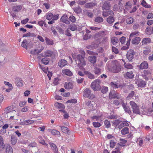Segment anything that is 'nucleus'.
<instances>
[{"mask_svg": "<svg viewBox=\"0 0 153 153\" xmlns=\"http://www.w3.org/2000/svg\"><path fill=\"white\" fill-rule=\"evenodd\" d=\"M95 4L92 3H88L86 4L85 5V8H90L95 6Z\"/></svg>", "mask_w": 153, "mask_h": 153, "instance_id": "3c124183", "label": "nucleus"}, {"mask_svg": "<svg viewBox=\"0 0 153 153\" xmlns=\"http://www.w3.org/2000/svg\"><path fill=\"white\" fill-rule=\"evenodd\" d=\"M102 117V115L101 114L98 116H95L91 117L92 120H96L97 121L100 118Z\"/></svg>", "mask_w": 153, "mask_h": 153, "instance_id": "864d4df0", "label": "nucleus"}, {"mask_svg": "<svg viewBox=\"0 0 153 153\" xmlns=\"http://www.w3.org/2000/svg\"><path fill=\"white\" fill-rule=\"evenodd\" d=\"M100 83V80L96 79L91 83V87L94 91L100 90L101 89Z\"/></svg>", "mask_w": 153, "mask_h": 153, "instance_id": "f03ea898", "label": "nucleus"}, {"mask_svg": "<svg viewBox=\"0 0 153 153\" xmlns=\"http://www.w3.org/2000/svg\"><path fill=\"white\" fill-rule=\"evenodd\" d=\"M77 26L74 24H73L71 26V27L70 28V30L72 31H74L77 30Z\"/></svg>", "mask_w": 153, "mask_h": 153, "instance_id": "13d9d810", "label": "nucleus"}, {"mask_svg": "<svg viewBox=\"0 0 153 153\" xmlns=\"http://www.w3.org/2000/svg\"><path fill=\"white\" fill-rule=\"evenodd\" d=\"M37 146V144L34 142L32 143H30L28 146V147H36Z\"/></svg>", "mask_w": 153, "mask_h": 153, "instance_id": "69168bd1", "label": "nucleus"}, {"mask_svg": "<svg viewBox=\"0 0 153 153\" xmlns=\"http://www.w3.org/2000/svg\"><path fill=\"white\" fill-rule=\"evenodd\" d=\"M51 134L54 135H60V132L56 129H53L51 131Z\"/></svg>", "mask_w": 153, "mask_h": 153, "instance_id": "f704fd0d", "label": "nucleus"}, {"mask_svg": "<svg viewBox=\"0 0 153 153\" xmlns=\"http://www.w3.org/2000/svg\"><path fill=\"white\" fill-rule=\"evenodd\" d=\"M76 102L77 100L75 99L69 100L67 102L68 103H76Z\"/></svg>", "mask_w": 153, "mask_h": 153, "instance_id": "338daca9", "label": "nucleus"}, {"mask_svg": "<svg viewBox=\"0 0 153 153\" xmlns=\"http://www.w3.org/2000/svg\"><path fill=\"white\" fill-rule=\"evenodd\" d=\"M115 98L119 99L120 98V95L117 93H116L114 91H111L109 94V99H111Z\"/></svg>", "mask_w": 153, "mask_h": 153, "instance_id": "0eeeda50", "label": "nucleus"}, {"mask_svg": "<svg viewBox=\"0 0 153 153\" xmlns=\"http://www.w3.org/2000/svg\"><path fill=\"white\" fill-rule=\"evenodd\" d=\"M49 144L54 153H58L57 147L55 144L51 143H50Z\"/></svg>", "mask_w": 153, "mask_h": 153, "instance_id": "f3484780", "label": "nucleus"}, {"mask_svg": "<svg viewBox=\"0 0 153 153\" xmlns=\"http://www.w3.org/2000/svg\"><path fill=\"white\" fill-rule=\"evenodd\" d=\"M114 21V19L112 16H110L107 18V21L109 24H111Z\"/></svg>", "mask_w": 153, "mask_h": 153, "instance_id": "c756f323", "label": "nucleus"}, {"mask_svg": "<svg viewBox=\"0 0 153 153\" xmlns=\"http://www.w3.org/2000/svg\"><path fill=\"white\" fill-rule=\"evenodd\" d=\"M59 18V15H53V17H52V20L53 21L57 20Z\"/></svg>", "mask_w": 153, "mask_h": 153, "instance_id": "774afa93", "label": "nucleus"}, {"mask_svg": "<svg viewBox=\"0 0 153 153\" xmlns=\"http://www.w3.org/2000/svg\"><path fill=\"white\" fill-rule=\"evenodd\" d=\"M34 122V121L33 120H26L24 122H21V124L23 125H28L33 123Z\"/></svg>", "mask_w": 153, "mask_h": 153, "instance_id": "b1692460", "label": "nucleus"}, {"mask_svg": "<svg viewBox=\"0 0 153 153\" xmlns=\"http://www.w3.org/2000/svg\"><path fill=\"white\" fill-rule=\"evenodd\" d=\"M97 47V44L95 45H94L93 44L91 45H88L87 46L86 48H87L89 49H93L96 48Z\"/></svg>", "mask_w": 153, "mask_h": 153, "instance_id": "603ef678", "label": "nucleus"}, {"mask_svg": "<svg viewBox=\"0 0 153 153\" xmlns=\"http://www.w3.org/2000/svg\"><path fill=\"white\" fill-rule=\"evenodd\" d=\"M17 139L14 136H11V142L13 145H15L17 142Z\"/></svg>", "mask_w": 153, "mask_h": 153, "instance_id": "8fccbe9b", "label": "nucleus"}, {"mask_svg": "<svg viewBox=\"0 0 153 153\" xmlns=\"http://www.w3.org/2000/svg\"><path fill=\"white\" fill-rule=\"evenodd\" d=\"M124 65L125 67L127 69H132L133 68V66L131 64L129 63L126 64V62H124Z\"/></svg>", "mask_w": 153, "mask_h": 153, "instance_id": "c9c22d12", "label": "nucleus"}, {"mask_svg": "<svg viewBox=\"0 0 153 153\" xmlns=\"http://www.w3.org/2000/svg\"><path fill=\"white\" fill-rule=\"evenodd\" d=\"M94 21L98 23H101L103 21V19L101 17L97 16L95 18Z\"/></svg>", "mask_w": 153, "mask_h": 153, "instance_id": "473e14b6", "label": "nucleus"}, {"mask_svg": "<svg viewBox=\"0 0 153 153\" xmlns=\"http://www.w3.org/2000/svg\"><path fill=\"white\" fill-rule=\"evenodd\" d=\"M114 15L113 12L110 10H108L103 12L102 15L105 16L106 17L109 16V15L112 16Z\"/></svg>", "mask_w": 153, "mask_h": 153, "instance_id": "6ab92c4d", "label": "nucleus"}, {"mask_svg": "<svg viewBox=\"0 0 153 153\" xmlns=\"http://www.w3.org/2000/svg\"><path fill=\"white\" fill-rule=\"evenodd\" d=\"M67 61L64 59H62L59 61L58 62V65L60 68H63L67 64Z\"/></svg>", "mask_w": 153, "mask_h": 153, "instance_id": "9b49d317", "label": "nucleus"}, {"mask_svg": "<svg viewBox=\"0 0 153 153\" xmlns=\"http://www.w3.org/2000/svg\"><path fill=\"white\" fill-rule=\"evenodd\" d=\"M135 80V83L139 87L144 88L146 85V83L145 81L139 79L138 77H136Z\"/></svg>", "mask_w": 153, "mask_h": 153, "instance_id": "423d86ee", "label": "nucleus"}, {"mask_svg": "<svg viewBox=\"0 0 153 153\" xmlns=\"http://www.w3.org/2000/svg\"><path fill=\"white\" fill-rule=\"evenodd\" d=\"M110 69L113 72L118 73L121 70L120 66L117 62H113L112 63Z\"/></svg>", "mask_w": 153, "mask_h": 153, "instance_id": "20e7f679", "label": "nucleus"}, {"mask_svg": "<svg viewBox=\"0 0 153 153\" xmlns=\"http://www.w3.org/2000/svg\"><path fill=\"white\" fill-rule=\"evenodd\" d=\"M6 153H13V149L11 146H8L6 147Z\"/></svg>", "mask_w": 153, "mask_h": 153, "instance_id": "c85d7f7f", "label": "nucleus"}, {"mask_svg": "<svg viewBox=\"0 0 153 153\" xmlns=\"http://www.w3.org/2000/svg\"><path fill=\"white\" fill-rule=\"evenodd\" d=\"M27 41L25 39L23 41L21 44V46L25 49L27 50Z\"/></svg>", "mask_w": 153, "mask_h": 153, "instance_id": "79ce46f5", "label": "nucleus"}, {"mask_svg": "<svg viewBox=\"0 0 153 153\" xmlns=\"http://www.w3.org/2000/svg\"><path fill=\"white\" fill-rule=\"evenodd\" d=\"M132 109V111L134 113L139 114L140 113V110L139 106L134 102L130 101L129 102Z\"/></svg>", "mask_w": 153, "mask_h": 153, "instance_id": "39448f33", "label": "nucleus"}, {"mask_svg": "<svg viewBox=\"0 0 153 153\" xmlns=\"http://www.w3.org/2000/svg\"><path fill=\"white\" fill-rule=\"evenodd\" d=\"M141 4L142 5L143 7H145L146 8H151V6L148 5L144 0H142Z\"/></svg>", "mask_w": 153, "mask_h": 153, "instance_id": "37998d69", "label": "nucleus"}, {"mask_svg": "<svg viewBox=\"0 0 153 153\" xmlns=\"http://www.w3.org/2000/svg\"><path fill=\"white\" fill-rule=\"evenodd\" d=\"M150 39L149 38H144L142 42V43L143 45L146 44L147 43L150 42Z\"/></svg>", "mask_w": 153, "mask_h": 153, "instance_id": "de8ad7c7", "label": "nucleus"}, {"mask_svg": "<svg viewBox=\"0 0 153 153\" xmlns=\"http://www.w3.org/2000/svg\"><path fill=\"white\" fill-rule=\"evenodd\" d=\"M93 102L89 101L86 103V105L88 108H92L93 107Z\"/></svg>", "mask_w": 153, "mask_h": 153, "instance_id": "ea45409f", "label": "nucleus"}, {"mask_svg": "<svg viewBox=\"0 0 153 153\" xmlns=\"http://www.w3.org/2000/svg\"><path fill=\"white\" fill-rule=\"evenodd\" d=\"M87 1H81L80 0H78L77 2V3L79 4L82 5L84 4Z\"/></svg>", "mask_w": 153, "mask_h": 153, "instance_id": "680f3d73", "label": "nucleus"}, {"mask_svg": "<svg viewBox=\"0 0 153 153\" xmlns=\"http://www.w3.org/2000/svg\"><path fill=\"white\" fill-rule=\"evenodd\" d=\"M140 40L141 39L140 37H136L132 40L131 43L133 44L137 45L139 43Z\"/></svg>", "mask_w": 153, "mask_h": 153, "instance_id": "5701e85b", "label": "nucleus"}, {"mask_svg": "<svg viewBox=\"0 0 153 153\" xmlns=\"http://www.w3.org/2000/svg\"><path fill=\"white\" fill-rule=\"evenodd\" d=\"M62 73L63 74L66 75L68 76H71L73 75V73L68 69H66L63 70Z\"/></svg>", "mask_w": 153, "mask_h": 153, "instance_id": "dca6fc26", "label": "nucleus"}, {"mask_svg": "<svg viewBox=\"0 0 153 153\" xmlns=\"http://www.w3.org/2000/svg\"><path fill=\"white\" fill-rule=\"evenodd\" d=\"M69 19L70 21L73 23H74L76 22V19L75 17L73 16H71L69 17Z\"/></svg>", "mask_w": 153, "mask_h": 153, "instance_id": "052dcab7", "label": "nucleus"}, {"mask_svg": "<svg viewBox=\"0 0 153 153\" xmlns=\"http://www.w3.org/2000/svg\"><path fill=\"white\" fill-rule=\"evenodd\" d=\"M5 145L4 142V139L2 136L0 135V152L4 149Z\"/></svg>", "mask_w": 153, "mask_h": 153, "instance_id": "a211bd4d", "label": "nucleus"}, {"mask_svg": "<svg viewBox=\"0 0 153 153\" xmlns=\"http://www.w3.org/2000/svg\"><path fill=\"white\" fill-rule=\"evenodd\" d=\"M73 84L72 82H66L64 85V87L67 89H70L73 88Z\"/></svg>", "mask_w": 153, "mask_h": 153, "instance_id": "2eb2a0df", "label": "nucleus"}, {"mask_svg": "<svg viewBox=\"0 0 153 153\" xmlns=\"http://www.w3.org/2000/svg\"><path fill=\"white\" fill-rule=\"evenodd\" d=\"M135 53L133 50L131 49L129 50L126 54L128 60L131 61Z\"/></svg>", "mask_w": 153, "mask_h": 153, "instance_id": "6e6552de", "label": "nucleus"}, {"mask_svg": "<svg viewBox=\"0 0 153 153\" xmlns=\"http://www.w3.org/2000/svg\"><path fill=\"white\" fill-rule=\"evenodd\" d=\"M134 21V19L132 17H127L126 19V23L129 25L132 24Z\"/></svg>", "mask_w": 153, "mask_h": 153, "instance_id": "393cba45", "label": "nucleus"}, {"mask_svg": "<svg viewBox=\"0 0 153 153\" xmlns=\"http://www.w3.org/2000/svg\"><path fill=\"white\" fill-rule=\"evenodd\" d=\"M110 7V4L108 3H105L102 7L103 9H105L106 10H108Z\"/></svg>", "mask_w": 153, "mask_h": 153, "instance_id": "58836bf2", "label": "nucleus"}, {"mask_svg": "<svg viewBox=\"0 0 153 153\" xmlns=\"http://www.w3.org/2000/svg\"><path fill=\"white\" fill-rule=\"evenodd\" d=\"M122 106L125 112L130 114L131 113V111L129 106L126 105V104L123 102V100L121 99Z\"/></svg>", "mask_w": 153, "mask_h": 153, "instance_id": "1a4fd4ad", "label": "nucleus"}, {"mask_svg": "<svg viewBox=\"0 0 153 153\" xmlns=\"http://www.w3.org/2000/svg\"><path fill=\"white\" fill-rule=\"evenodd\" d=\"M22 8L21 5H16L14 6L13 8V10L14 11L18 12Z\"/></svg>", "mask_w": 153, "mask_h": 153, "instance_id": "a878e982", "label": "nucleus"}, {"mask_svg": "<svg viewBox=\"0 0 153 153\" xmlns=\"http://www.w3.org/2000/svg\"><path fill=\"white\" fill-rule=\"evenodd\" d=\"M85 13L88 17L92 18L93 17V13L90 10H86L85 11Z\"/></svg>", "mask_w": 153, "mask_h": 153, "instance_id": "c03bdc74", "label": "nucleus"}, {"mask_svg": "<svg viewBox=\"0 0 153 153\" xmlns=\"http://www.w3.org/2000/svg\"><path fill=\"white\" fill-rule=\"evenodd\" d=\"M76 62L78 64V66L80 68L86 65V62L85 61L84 58L80 54L76 55L74 56Z\"/></svg>", "mask_w": 153, "mask_h": 153, "instance_id": "f257e3e1", "label": "nucleus"}, {"mask_svg": "<svg viewBox=\"0 0 153 153\" xmlns=\"http://www.w3.org/2000/svg\"><path fill=\"white\" fill-rule=\"evenodd\" d=\"M74 11L75 12L79 13L82 12V9L79 7H76L74 8Z\"/></svg>", "mask_w": 153, "mask_h": 153, "instance_id": "5fc2aeb1", "label": "nucleus"}, {"mask_svg": "<svg viewBox=\"0 0 153 153\" xmlns=\"http://www.w3.org/2000/svg\"><path fill=\"white\" fill-rule=\"evenodd\" d=\"M41 61L43 64L46 65L49 63V59L48 58L44 57L42 59Z\"/></svg>", "mask_w": 153, "mask_h": 153, "instance_id": "2f4dec72", "label": "nucleus"}, {"mask_svg": "<svg viewBox=\"0 0 153 153\" xmlns=\"http://www.w3.org/2000/svg\"><path fill=\"white\" fill-rule=\"evenodd\" d=\"M88 60L91 63L94 64L96 62V57L94 56H90L88 57Z\"/></svg>", "mask_w": 153, "mask_h": 153, "instance_id": "412c9836", "label": "nucleus"}, {"mask_svg": "<svg viewBox=\"0 0 153 153\" xmlns=\"http://www.w3.org/2000/svg\"><path fill=\"white\" fill-rule=\"evenodd\" d=\"M121 133L123 135H125L129 133V129L127 127H124L121 131Z\"/></svg>", "mask_w": 153, "mask_h": 153, "instance_id": "bb28decb", "label": "nucleus"}, {"mask_svg": "<svg viewBox=\"0 0 153 153\" xmlns=\"http://www.w3.org/2000/svg\"><path fill=\"white\" fill-rule=\"evenodd\" d=\"M70 28H68L65 31V34L69 36H70L71 35L70 32Z\"/></svg>", "mask_w": 153, "mask_h": 153, "instance_id": "e2e57ef3", "label": "nucleus"}, {"mask_svg": "<svg viewBox=\"0 0 153 153\" xmlns=\"http://www.w3.org/2000/svg\"><path fill=\"white\" fill-rule=\"evenodd\" d=\"M108 88L106 87H104L101 90V91L103 94L106 93L108 91Z\"/></svg>", "mask_w": 153, "mask_h": 153, "instance_id": "0e129e2a", "label": "nucleus"}, {"mask_svg": "<svg viewBox=\"0 0 153 153\" xmlns=\"http://www.w3.org/2000/svg\"><path fill=\"white\" fill-rule=\"evenodd\" d=\"M22 81L19 79L17 78L16 80V84L18 86H21L23 85Z\"/></svg>", "mask_w": 153, "mask_h": 153, "instance_id": "72a5a7b5", "label": "nucleus"}, {"mask_svg": "<svg viewBox=\"0 0 153 153\" xmlns=\"http://www.w3.org/2000/svg\"><path fill=\"white\" fill-rule=\"evenodd\" d=\"M94 72L95 74L99 75L101 74V70L97 68H94Z\"/></svg>", "mask_w": 153, "mask_h": 153, "instance_id": "a19ab883", "label": "nucleus"}, {"mask_svg": "<svg viewBox=\"0 0 153 153\" xmlns=\"http://www.w3.org/2000/svg\"><path fill=\"white\" fill-rule=\"evenodd\" d=\"M45 16L46 19L48 20H50L53 17V14L51 13H48L46 14Z\"/></svg>", "mask_w": 153, "mask_h": 153, "instance_id": "7c9ffc66", "label": "nucleus"}, {"mask_svg": "<svg viewBox=\"0 0 153 153\" xmlns=\"http://www.w3.org/2000/svg\"><path fill=\"white\" fill-rule=\"evenodd\" d=\"M120 142L119 143V144L120 146H124L125 145V144L127 142V141L124 139H120Z\"/></svg>", "mask_w": 153, "mask_h": 153, "instance_id": "a18cd8bd", "label": "nucleus"}, {"mask_svg": "<svg viewBox=\"0 0 153 153\" xmlns=\"http://www.w3.org/2000/svg\"><path fill=\"white\" fill-rule=\"evenodd\" d=\"M104 124L105 127L107 128H110L111 126L110 122L109 121H108V120H105Z\"/></svg>", "mask_w": 153, "mask_h": 153, "instance_id": "49530a36", "label": "nucleus"}, {"mask_svg": "<svg viewBox=\"0 0 153 153\" xmlns=\"http://www.w3.org/2000/svg\"><path fill=\"white\" fill-rule=\"evenodd\" d=\"M110 85L112 88L114 89L117 88L120 86V85L118 84H116L113 82H111V83Z\"/></svg>", "mask_w": 153, "mask_h": 153, "instance_id": "4c0bfd02", "label": "nucleus"}, {"mask_svg": "<svg viewBox=\"0 0 153 153\" xmlns=\"http://www.w3.org/2000/svg\"><path fill=\"white\" fill-rule=\"evenodd\" d=\"M84 73L85 74L88 76L89 79H94L95 76L94 75L92 74L91 72L88 71H84Z\"/></svg>", "mask_w": 153, "mask_h": 153, "instance_id": "4be33fe9", "label": "nucleus"}, {"mask_svg": "<svg viewBox=\"0 0 153 153\" xmlns=\"http://www.w3.org/2000/svg\"><path fill=\"white\" fill-rule=\"evenodd\" d=\"M132 4L129 2H128L126 3L125 6V9L126 10H129L132 7Z\"/></svg>", "mask_w": 153, "mask_h": 153, "instance_id": "cd10ccee", "label": "nucleus"}, {"mask_svg": "<svg viewBox=\"0 0 153 153\" xmlns=\"http://www.w3.org/2000/svg\"><path fill=\"white\" fill-rule=\"evenodd\" d=\"M61 21L65 23L66 24H69L70 23V22L68 20L67 16L66 15H63L61 18Z\"/></svg>", "mask_w": 153, "mask_h": 153, "instance_id": "aec40b11", "label": "nucleus"}, {"mask_svg": "<svg viewBox=\"0 0 153 153\" xmlns=\"http://www.w3.org/2000/svg\"><path fill=\"white\" fill-rule=\"evenodd\" d=\"M121 121L120 120H116L113 121V124L116 126L119 125Z\"/></svg>", "mask_w": 153, "mask_h": 153, "instance_id": "bf43d9fd", "label": "nucleus"}, {"mask_svg": "<svg viewBox=\"0 0 153 153\" xmlns=\"http://www.w3.org/2000/svg\"><path fill=\"white\" fill-rule=\"evenodd\" d=\"M148 65L146 61H143L138 66L139 69H143L148 68Z\"/></svg>", "mask_w": 153, "mask_h": 153, "instance_id": "4468645a", "label": "nucleus"}, {"mask_svg": "<svg viewBox=\"0 0 153 153\" xmlns=\"http://www.w3.org/2000/svg\"><path fill=\"white\" fill-rule=\"evenodd\" d=\"M61 127V128L62 131L64 133H66L67 132H68V128L65 126H60Z\"/></svg>", "mask_w": 153, "mask_h": 153, "instance_id": "6e6d98bb", "label": "nucleus"}, {"mask_svg": "<svg viewBox=\"0 0 153 153\" xmlns=\"http://www.w3.org/2000/svg\"><path fill=\"white\" fill-rule=\"evenodd\" d=\"M111 41L112 43L114 45L116 44L119 42L118 39L116 37L112 38Z\"/></svg>", "mask_w": 153, "mask_h": 153, "instance_id": "09e8293b", "label": "nucleus"}, {"mask_svg": "<svg viewBox=\"0 0 153 153\" xmlns=\"http://www.w3.org/2000/svg\"><path fill=\"white\" fill-rule=\"evenodd\" d=\"M53 52L51 51H46L42 53L41 55L43 57H50L53 55Z\"/></svg>", "mask_w": 153, "mask_h": 153, "instance_id": "9d476101", "label": "nucleus"}, {"mask_svg": "<svg viewBox=\"0 0 153 153\" xmlns=\"http://www.w3.org/2000/svg\"><path fill=\"white\" fill-rule=\"evenodd\" d=\"M134 75L132 71L127 72L124 75V77L126 79H132L134 77Z\"/></svg>", "mask_w": 153, "mask_h": 153, "instance_id": "ddd939ff", "label": "nucleus"}, {"mask_svg": "<svg viewBox=\"0 0 153 153\" xmlns=\"http://www.w3.org/2000/svg\"><path fill=\"white\" fill-rule=\"evenodd\" d=\"M45 40L47 44L48 45H52L53 44V41L47 37H45Z\"/></svg>", "mask_w": 153, "mask_h": 153, "instance_id": "e433bc0d", "label": "nucleus"}, {"mask_svg": "<svg viewBox=\"0 0 153 153\" xmlns=\"http://www.w3.org/2000/svg\"><path fill=\"white\" fill-rule=\"evenodd\" d=\"M44 47H42L41 48L39 49L37 48H36L31 50L30 53L32 54L36 55L40 53L43 50Z\"/></svg>", "mask_w": 153, "mask_h": 153, "instance_id": "f8f14e48", "label": "nucleus"}, {"mask_svg": "<svg viewBox=\"0 0 153 153\" xmlns=\"http://www.w3.org/2000/svg\"><path fill=\"white\" fill-rule=\"evenodd\" d=\"M93 124L94 127L95 128H98L100 127L101 125L102 124L98 122H93Z\"/></svg>", "mask_w": 153, "mask_h": 153, "instance_id": "4d7b16f0", "label": "nucleus"}, {"mask_svg": "<svg viewBox=\"0 0 153 153\" xmlns=\"http://www.w3.org/2000/svg\"><path fill=\"white\" fill-rule=\"evenodd\" d=\"M91 90L89 88L85 89L83 91V96L86 98L92 99L95 97V95L91 93Z\"/></svg>", "mask_w": 153, "mask_h": 153, "instance_id": "7ed1b4c3", "label": "nucleus"}]
</instances>
